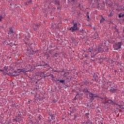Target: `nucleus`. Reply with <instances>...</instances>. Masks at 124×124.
Here are the masks:
<instances>
[{
    "instance_id": "1",
    "label": "nucleus",
    "mask_w": 124,
    "mask_h": 124,
    "mask_svg": "<svg viewBox=\"0 0 124 124\" xmlns=\"http://www.w3.org/2000/svg\"><path fill=\"white\" fill-rule=\"evenodd\" d=\"M69 31H71L72 32H74V31H78V32H81V33H84V31H85L83 30V28H79L77 26V23H75L74 24L73 27H71L69 29Z\"/></svg>"
},
{
    "instance_id": "2",
    "label": "nucleus",
    "mask_w": 124,
    "mask_h": 124,
    "mask_svg": "<svg viewBox=\"0 0 124 124\" xmlns=\"http://www.w3.org/2000/svg\"><path fill=\"white\" fill-rule=\"evenodd\" d=\"M122 46V43L121 42L116 43L113 46V49L114 50H119V49H121Z\"/></svg>"
},
{
    "instance_id": "3",
    "label": "nucleus",
    "mask_w": 124,
    "mask_h": 124,
    "mask_svg": "<svg viewBox=\"0 0 124 124\" xmlns=\"http://www.w3.org/2000/svg\"><path fill=\"white\" fill-rule=\"evenodd\" d=\"M91 92V91H89V89L87 88L86 87H83V93H86V95L88 96L89 95V93Z\"/></svg>"
},
{
    "instance_id": "4",
    "label": "nucleus",
    "mask_w": 124,
    "mask_h": 124,
    "mask_svg": "<svg viewBox=\"0 0 124 124\" xmlns=\"http://www.w3.org/2000/svg\"><path fill=\"white\" fill-rule=\"evenodd\" d=\"M8 34H15V32L13 31V29L12 28V27L9 28Z\"/></svg>"
},
{
    "instance_id": "5",
    "label": "nucleus",
    "mask_w": 124,
    "mask_h": 124,
    "mask_svg": "<svg viewBox=\"0 0 124 124\" xmlns=\"http://www.w3.org/2000/svg\"><path fill=\"white\" fill-rule=\"evenodd\" d=\"M97 50L98 52L97 53V54H98L99 53H102V52H104V50H103V48H102V47H101V46H99L98 47Z\"/></svg>"
},
{
    "instance_id": "6",
    "label": "nucleus",
    "mask_w": 124,
    "mask_h": 124,
    "mask_svg": "<svg viewBox=\"0 0 124 124\" xmlns=\"http://www.w3.org/2000/svg\"><path fill=\"white\" fill-rule=\"evenodd\" d=\"M21 118L22 117L21 116H16V118L14 120H15L16 122V123H17V122L20 123V120H21Z\"/></svg>"
},
{
    "instance_id": "7",
    "label": "nucleus",
    "mask_w": 124,
    "mask_h": 124,
    "mask_svg": "<svg viewBox=\"0 0 124 124\" xmlns=\"http://www.w3.org/2000/svg\"><path fill=\"white\" fill-rule=\"evenodd\" d=\"M109 91L111 93H116V92L117 91V90H116L115 88L113 87H111Z\"/></svg>"
},
{
    "instance_id": "8",
    "label": "nucleus",
    "mask_w": 124,
    "mask_h": 124,
    "mask_svg": "<svg viewBox=\"0 0 124 124\" xmlns=\"http://www.w3.org/2000/svg\"><path fill=\"white\" fill-rule=\"evenodd\" d=\"M58 81H59V83H62V84H63V85L65 84V79H63V78L59 79Z\"/></svg>"
},
{
    "instance_id": "9",
    "label": "nucleus",
    "mask_w": 124,
    "mask_h": 124,
    "mask_svg": "<svg viewBox=\"0 0 124 124\" xmlns=\"http://www.w3.org/2000/svg\"><path fill=\"white\" fill-rule=\"evenodd\" d=\"M97 8L98 9H102V7H101V3H98V4L97 5Z\"/></svg>"
},
{
    "instance_id": "10",
    "label": "nucleus",
    "mask_w": 124,
    "mask_h": 124,
    "mask_svg": "<svg viewBox=\"0 0 124 124\" xmlns=\"http://www.w3.org/2000/svg\"><path fill=\"white\" fill-rule=\"evenodd\" d=\"M90 97L91 98L90 99L91 100H92V97L91 96H93V95H95V94H93V93H92L91 92L88 93Z\"/></svg>"
},
{
    "instance_id": "11",
    "label": "nucleus",
    "mask_w": 124,
    "mask_h": 124,
    "mask_svg": "<svg viewBox=\"0 0 124 124\" xmlns=\"http://www.w3.org/2000/svg\"><path fill=\"white\" fill-rule=\"evenodd\" d=\"M104 21H105V19L104 18H103V17H102L100 20V24H103V23H104Z\"/></svg>"
},
{
    "instance_id": "12",
    "label": "nucleus",
    "mask_w": 124,
    "mask_h": 124,
    "mask_svg": "<svg viewBox=\"0 0 124 124\" xmlns=\"http://www.w3.org/2000/svg\"><path fill=\"white\" fill-rule=\"evenodd\" d=\"M94 97H98V96L97 95H93V96H91V100L92 101L94 99Z\"/></svg>"
},
{
    "instance_id": "13",
    "label": "nucleus",
    "mask_w": 124,
    "mask_h": 124,
    "mask_svg": "<svg viewBox=\"0 0 124 124\" xmlns=\"http://www.w3.org/2000/svg\"><path fill=\"white\" fill-rule=\"evenodd\" d=\"M42 64H43V66H46V65H48V63H46L44 61H42Z\"/></svg>"
},
{
    "instance_id": "14",
    "label": "nucleus",
    "mask_w": 124,
    "mask_h": 124,
    "mask_svg": "<svg viewBox=\"0 0 124 124\" xmlns=\"http://www.w3.org/2000/svg\"><path fill=\"white\" fill-rule=\"evenodd\" d=\"M94 39H96V38H98V34L97 33L94 34V35L93 36Z\"/></svg>"
},
{
    "instance_id": "15",
    "label": "nucleus",
    "mask_w": 124,
    "mask_h": 124,
    "mask_svg": "<svg viewBox=\"0 0 124 124\" xmlns=\"http://www.w3.org/2000/svg\"><path fill=\"white\" fill-rule=\"evenodd\" d=\"M50 116H51V119H52V120H55V117H56V116L55 115V114H51Z\"/></svg>"
},
{
    "instance_id": "16",
    "label": "nucleus",
    "mask_w": 124,
    "mask_h": 124,
    "mask_svg": "<svg viewBox=\"0 0 124 124\" xmlns=\"http://www.w3.org/2000/svg\"><path fill=\"white\" fill-rule=\"evenodd\" d=\"M112 100L109 99L108 100V101H107V102L105 103V104H106V103H108V104H111V103H112Z\"/></svg>"
},
{
    "instance_id": "17",
    "label": "nucleus",
    "mask_w": 124,
    "mask_h": 124,
    "mask_svg": "<svg viewBox=\"0 0 124 124\" xmlns=\"http://www.w3.org/2000/svg\"><path fill=\"white\" fill-rule=\"evenodd\" d=\"M58 56H59V53H56L52 55V57H55V58H58Z\"/></svg>"
},
{
    "instance_id": "18",
    "label": "nucleus",
    "mask_w": 124,
    "mask_h": 124,
    "mask_svg": "<svg viewBox=\"0 0 124 124\" xmlns=\"http://www.w3.org/2000/svg\"><path fill=\"white\" fill-rule=\"evenodd\" d=\"M20 71H21V69H17V70L16 71V70L14 71V72L15 73H19L20 74V73L21 72H20Z\"/></svg>"
},
{
    "instance_id": "19",
    "label": "nucleus",
    "mask_w": 124,
    "mask_h": 124,
    "mask_svg": "<svg viewBox=\"0 0 124 124\" xmlns=\"http://www.w3.org/2000/svg\"><path fill=\"white\" fill-rule=\"evenodd\" d=\"M69 78H70V79H69ZM71 79V78H70V76H68V77H67L65 80H68V82H70V79Z\"/></svg>"
},
{
    "instance_id": "20",
    "label": "nucleus",
    "mask_w": 124,
    "mask_h": 124,
    "mask_svg": "<svg viewBox=\"0 0 124 124\" xmlns=\"http://www.w3.org/2000/svg\"><path fill=\"white\" fill-rule=\"evenodd\" d=\"M124 14H123L122 13H120L119 15V18H122V17H124Z\"/></svg>"
},
{
    "instance_id": "21",
    "label": "nucleus",
    "mask_w": 124,
    "mask_h": 124,
    "mask_svg": "<svg viewBox=\"0 0 124 124\" xmlns=\"http://www.w3.org/2000/svg\"><path fill=\"white\" fill-rule=\"evenodd\" d=\"M55 4H58V5H60V1H57V0H55Z\"/></svg>"
},
{
    "instance_id": "22",
    "label": "nucleus",
    "mask_w": 124,
    "mask_h": 124,
    "mask_svg": "<svg viewBox=\"0 0 124 124\" xmlns=\"http://www.w3.org/2000/svg\"><path fill=\"white\" fill-rule=\"evenodd\" d=\"M50 76L51 77V78H52V79H54V78H55L54 77V75L53 74H50L49 76H46V77H48Z\"/></svg>"
},
{
    "instance_id": "23",
    "label": "nucleus",
    "mask_w": 124,
    "mask_h": 124,
    "mask_svg": "<svg viewBox=\"0 0 124 124\" xmlns=\"http://www.w3.org/2000/svg\"><path fill=\"white\" fill-rule=\"evenodd\" d=\"M20 72H23V73H26L27 71L24 69H20Z\"/></svg>"
},
{
    "instance_id": "24",
    "label": "nucleus",
    "mask_w": 124,
    "mask_h": 124,
    "mask_svg": "<svg viewBox=\"0 0 124 124\" xmlns=\"http://www.w3.org/2000/svg\"><path fill=\"white\" fill-rule=\"evenodd\" d=\"M113 16V13L112 12H110V14L108 15V17H112Z\"/></svg>"
},
{
    "instance_id": "25",
    "label": "nucleus",
    "mask_w": 124,
    "mask_h": 124,
    "mask_svg": "<svg viewBox=\"0 0 124 124\" xmlns=\"http://www.w3.org/2000/svg\"><path fill=\"white\" fill-rule=\"evenodd\" d=\"M45 55H46V57H47V58H50V55H49V54H48V53L46 52V53H45Z\"/></svg>"
},
{
    "instance_id": "26",
    "label": "nucleus",
    "mask_w": 124,
    "mask_h": 124,
    "mask_svg": "<svg viewBox=\"0 0 124 124\" xmlns=\"http://www.w3.org/2000/svg\"><path fill=\"white\" fill-rule=\"evenodd\" d=\"M20 74L19 73H16L15 75H13V76H19Z\"/></svg>"
},
{
    "instance_id": "27",
    "label": "nucleus",
    "mask_w": 124,
    "mask_h": 124,
    "mask_svg": "<svg viewBox=\"0 0 124 124\" xmlns=\"http://www.w3.org/2000/svg\"><path fill=\"white\" fill-rule=\"evenodd\" d=\"M94 80L96 82H97V81H98V78L97 77H95Z\"/></svg>"
},
{
    "instance_id": "28",
    "label": "nucleus",
    "mask_w": 124,
    "mask_h": 124,
    "mask_svg": "<svg viewBox=\"0 0 124 124\" xmlns=\"http://www.w3.org/2000/svg\"><path fill=\"white\" fill-rule=\"evenodd\" d=\"M53 80H54L55 82H57V81H60V79L58 78H54Z\"/></svg>"
},
{
    "instance_id": "29",
    "label": "nucleus",
    "mask_w": 124,
    "mask_h": 124,
    "mask_svg": "<svg viewBox=\"0 0 124 124\" xmlns=\"http://www.w3.org/2000/svg\"><path fill=\"white\" fill-rule=\"evenodd\" d=\"M99 109V107H97V112L98 113H99L100 112V108L99 109Z\"/></svg>"
},
{
    "instance_id": "30",
    "label": "nucleus",
    "mask_w": 124,
    "mask_h": 124,
    "mask_svg": "<svg viewBox=\"0 0 124 124\" xmlns=\"http://www.w3.org/2000/svg\"><path fill=\"white\" fill-rule=\"evenodd\" d=\"M90 113H86L85 114V116L86 117V118H88V119H89V115Z\"/></svg>"
},
{
    "instance_id": "31",
    "label": "nucleus",
    "mask_w": 124,
    "mask_h": 124,
    "mask_svg": "<svg viewBox=\"0 0 124 124\" xmlns=\"http://www.w3.org/2000/svg\"><path fill=\"white\" fill-rule=\"evenodd\" d=\"M27 2L29 4H31V3H32V0H31L30 1H27Z\"/></svg>"
},
{
    "instance_id": "32",
    "label": "nucleus",
    "mask_w": 124,
    "mask_h": 124,
    "mask_svg": "<svg viewBox=\"0 0 124 124\" xmlns=\"http://www.w3.org/2000/svg\"><path fill=\"white\" fill-rule=\"evenodd\" d=\"M105 46H108V45H109V44L107 41L105 42Z\"/></svg>"
},
{
    "instance_id": "33",
    "label": "nucleus",
    "mask_w": 124,
    "mask_h": 124,
    "mask_svg": "<svg viewBox=\"0 0 124 124\" xmlns=\"http://www.w3.org/2000/svg\"><path fill=\"white\" fill-rule=\"evenodd\" d=\"M81 6H82V4H79L78 7L80 10H82V9H81Z\"/></svg>"
},
{
    "instance_id": "34",
    "label": "nucleus",
    "mask_w": 124,
    "mask_h": 124,
    "mask_svg": "<svg viewBox=\"0 0 124 124\" xmlns=\"http://www.w3.org/2000/svg\"><path fill=\"white\" fill-rule=\"evenodd\" d=\"M85 124H92V123L90 121H87Z\"/></svg>"
},
{
    "instance_id": "35",
    "label": "nucleus",
    "mask_w": 124,
    "mask_h": 124,
    "mask_svg": "<svg viewBox=\"0 0 124 124\" xmlns=\"http://www.w3.org/2000/svg\"><path fill=\"white\" fill-rule=\"evenodd\" d=\"M13 105V107H16V104H15V103H13L12 104Z\"/></svg>"
},
{
    "instance_id": "36",
    "label": "nucleus",
    "mask_w": 124,
    "mask_h": 124,
    "mask_svg": "<svg viewBox=\"0 0 124 124\" xmlns=\"http://www.w3.org/2000/svg\"><path fill=\"white\" fill-rule=\"evenodd\" d=\"M110 104H111V105H115V104H115V102H114L113 101H112Z\"/></svg>"
},
{
    "instance_id": "37",
    "label": "nucleus",
    "mask_w": 124,
    "mask_h": 124,
    "mask_svg": "<svg viewBox=\"0 0 124 124\" xmlns=\"http://www.w3.org/2000/svg\"><path fill=\"white\" fill-rule=\"evenodd\" d=\"M6 68V66H4V70H5V71H8L7 70V69Z\"/></svg>"
},
{
    "instance_id": "38",
    "label": "nucleus",
    "mask_w": 124,
    "mask_h": 124,
    "mask_svg": "<svg viewBox=\"0 0 124 124\" xmlns=\"http://www.w3.org/2000/svg\"><path fill=\"white\" fill-rule=\"evenodd\" d=\"M115 31H116L117 32H118V33H120V32H119V30H118V29H117L116 28H115Z\"/></svg>"
},
{
    "instance_id": "39",
    "label": "nucleus",
    "mask_w": 124,
    "mask_h": 124,
    "mask_svg": "<svg viewBox=\"0 0 124 124\" xmlns=\"http://www.w3.org/2000/svg\"><path fill=\"white\" fill-rule=\"evenodd\" d=\"M33 30L35 31H37V28H35V27H33Z\"/></svg>"
},
{
    "instance_id": "40",
    "label": "nucleus",
    "mask_w": 124,
    "mask_h": 124,
    "mask_svg": "<svg viewBox=\"0 0 124 124\" xmlns=\"http://www.w3.org/2000/svg\"><path fill=\"white\" fill-rule=\"evenodd\" d=\"M87 14L88 15V16H87V19H89L90 18V16H89V12H87Z\"/></svg>"
},
{
    "instance_id": "41",
    "label": "nucleus",
    "mask_w": 124,
    "mask_h": 124,
    "mask_svg": "<svg viewBox=\"0 0 124 124\" xmlns=\"http://www.w3.org/2000/svg\"><path fill=\"white\" fill-rule=\"evenodd\" d=\"M64 74H66V75H68L69 74V72H64Z\"/></svg>"
},
{
    "instance_id": "42",
    "label": "nucleus",
    "mask_w": 124,
    "mask_h": 124,
    "mask_svg": "<svg viewBox=\"0 0 124 124\" xmlns=\"http://www.w3.org/2000/svg\"><path fill=\"white\" fill-rule=\"evenodd\" d=\"M57 102H58V100H53L54 103H56Z\"/></svg>"
},
{
    "instance_id": "43",
    "label": "nucleus",
    "mask_w": 124,
    "mask_h": 124,
    "mask_svg": "<svg viewBox=\"0 0 124 124\" xmlns=\"http://www.w3.org/2000/svg\"><path fill=\"white\" fill-rule=\"evenodd\" d=\"M38 26H39L38 24H37V25H35V28H37V29H38Z\"/></svg>"
},
{
    "instance_id": "44",
    "label": "nucleus",
    "mask_w": 124,
    "mask_h": 124,
    "mask_svg": "<svg viewBox=\"0 0 124 124\" xmlns=\"http://www.w3.org/2000/svg\"><path fill=\"white\" fill-rule=\"evenodd\" d=\"M2 19H3V17L0 16V21H1Z\"/></svg>"
},
{
    "instance_id": "45",
    "label": "nucleus",
    "mask_w": 124,
    "mask_h": 124,
    "mask_svg": "<svg viewBox=\"0 0 124 124\" xmlns=\"http://www.w3.org/2000/svg\"><path fill=\"white\" fill-rule=\"evenodd\" d=\"M49 53L52 56V57H53L52 55L54 54V53H52V52H51V51H49Z\"/></svg>"
},
{
    "instance_id": "46",
    "label": "nucleus",
    "mask_w": 124,
    "mask_h": 124,
    "mask_svg": "<svg viewBox=\"0 0 124 124\" xmlns=\"http://www.w3.org/2000/svg\"><path fill=\"white\" fill-rule=\"evenodd\" d=\"M25 4H26V5H27V6H29V3L28 2V1H26V2L25 3Z\"/></svg>"
},
{
    "instance_id": "47",
    "label": "nucleus",
    "mask_w": 124,
    "mask_h": 124,
    "mask_svg": "<svg viewBox=\"0 0 124 124\" xmlns=\"http://www.w3.org/2000/svg\"><path fill=\"white\" fill-rule=\"evenodd\" d=\"M77 118V115H74V120H75V119H76Z\"/></svg>"
},
{
    "instance_id": "48",
    "label": "nucleus",
    "mask_w": 124,
    "mask_h": 124,
    "mask_svg": "<svg viewBox=\"0 0 124 124\" xmlns=\"http://www.w3.org/2000/svg\"><path fill=\"white\" fill-rule=\"evenodd\" d=\"M116 105H117V106H118L119 107H122V106H121L118 104H116Z\"/></svg>"
},
{
    "instance_id": "49",
    "label": "nucleus",
    "mask_w": 124,
    "mask_h": 124,
    "mask_svg": "<svg viewBox=\"0 0 124 124\" xmlns=\"http://www.w3.org/2000/svg\"><path fill=\"white\" fill-rule=\"evenodd\" d=\"M89 52H90V53H91V52H92V49H91V47H89Z\"/></svg>"
},
{
    "instance_id": "50",
    "label": "nucleus",
    "mask_w": 124,
    "mask_h": 124,
    "mask_svg": "<svg viewBox=\"0 0 124 124\" xmlns=\"http://www.w3.org/2000/svg\"><path fill=\"white\" fill-rule=\"evenodd\" d=\"M7 44H8V45H10V46H12V45H12V43H10V44H8V43H7Z\"/></svg>"
},
{
    "instance_id": "51",
    "label": "nucleus",
    "mask_w": 124,
    "mask_h": 124,
    "mask_svg": "<svg viewBox=\"0 0 124 124\" xmlns=\"http://www.w3.org/2000/svg\"><path fill=\"white\" fill-rule=\"evenodd\" d=\"M63 77H66V74H64H64L63 75Z\"/></svg>"
},
{
    "instance_id": "52",
    "label": "nucleus",
    "mask_w": 124,
    "mask_h": 124,
    "mask_svg": "<svg viewBox=\"0 0 124 124\" xmlns=\"http://www.w3.org/2000/svg\"><path fill=\"white\" fill-rule=\"evenodd\" d=\"M88 54H85L84 58H88Z\"/></svg>"
},
{
    "instance_id": "53",
    "label": "nucleus",
    "mask_w": 124,
    "mask_h": 124,
    "mask_svg": "<svg viewBox=\"0 0 124 124\" xmlns=\"http://www.w3.org/2000/svg\"><path fill=\"white\" fill-rule=\"evenodd\" d=\"M18 115V116H21V112L19 111Z\"/></svg>"
},
{
    "instance_id": "54",
    "label": "nucleus",
    "mask_w": 124,
    "mask_h": 124,
    "mask_svg": "<svg viewBox=\"0 0 124 124\" xmlns=\"http://www.w3.org/2000/svg\"><path fill=\"white\" fill-rule=\"evenodd\" d=\"M71 23H72V24H73L74 25V24H75V23H74V20H72Z\"/></svg>"
},
{
    "instance_id": "55",
    "label": "nucleus",
    "mask_w": 124,
    "mask_h": 124,
    "mask_svg": "<svg viewBox=\"0 0 124 124\" xmlns=\"http://www.w3.org/2000/svg\"><path fill=\"white\" fill-rule=\"evenodd\" d=\"M0 71L2 72L4 71V69H0Z\"/></svg>"
},
{
    "instance_id": "56",
    "label": "nucleus",
    "mask_w": 124,
    "mask_h": 124,
    "mask_svg": "<svg viewBox=\"0 0 124 124\" xmlns=\"http://www.w3.org/2000/svg\"><path fill=\"white\" fill-rule=\"evenodd\" d=\"M77 14H78V15H79V14H80V12H77Z\"/></svg>"
},
{
    "instance_id": "57",
    "label": "nucleus",
    "mask_w": 124,
    "mask_h": 124,
    "mask_svg": "<svg viewBox=\"0 0 124 124\" xmlns=\"http://www.w3.org/2000/svg\"><path fill=\"white\" fill-rule=\"evenodd\" d=\"M99 97V98H100V99H104V98H102V97Z\"/></svg>"
},
{
    "instance_id": "58",
    "label": "nucleus",
    "mask_w": 124,
    "mask_h": 124,
    "mask_svg": "<svg viewBox=\"0 0 124 124\" xmlns=\"http://www.w3.org/2000/svg\"><path fill=\"white\" fill-rule=\"evenodd\" d=\"M106 48L107 51H108V50H109V48H108V46H107L106 47Z\"/></svg>"
},
{
    "instance_id": "59",
    "label": "nucleus",
    "mask_w": 124,
    "mask_h": 124,
    "mask_svg": "<svg viewBox=\"0 0 124 124\" xmlns=\"http://www.w3.org/2000/svg\"><path fill=\"white\" fill-rule=\"evenodd\" d=\"M76 96H75V97L74 99V100H76V99H77V98H76Z\"/></svg>"
},
{
    "instance_id": "60",
    "label": "nucleus",
    "mask_w": 124,
    "mask_h": 124,
    "mask_svg": "<svg viewBox=\"0 0 124 124\" xmlns=\"http://www.w3.org/2000/svg\"><path fill=\"white\" fill-rule=\"evenodd\" d=\"M108 6H109L110 7V6H111V5H110V4H107Z\"/></svg>"
},
{
    "instance_id": "61",
    "label": "nucleus",
    "mask_w": 124,
    "mask_h": 124,
    "mask_svg": "<svg viewBox=\"0 0 124 124\" xmlns=\"http://www.w3.org/2000/svg\"><path fill=\"white\" fill-rule=\"evenodd\" d=\"M76 0H71V1H72L73 2H74V1H75Z\"/></svg>"
},
{
    "instance_id": "62",
    "label": "nucleus",
    "mask_w": 124,
    "mask_h": 124,
    "mask_svg": "<svg viewBox=\"0 0 124 124\" xmlns=\"http://www.w3.org/2000/svg\"><path fill=\"white\" fill-rule=\"evenodd\" d=\"M111 63H113L114 62V61L113 60H111Z\"/></svg>"
},
{
    "instance_id": "63",
    "label": "nucleus",
    "mask_w": 124,
    "mask_h": 124,
    "mask_svg": "<svg viewBox=\"0 0 124 124\" xmlns=\"http://www.w3.org/2000/svg\"><path fill=\"white\" fill-rule=\"evenodd\" d=\"M49 48H53V47L52 46H49Z\"/></svg>"
},
{
    "instance_id": "64",
    "label": "nucleus",
    "mask_w": 124,
    "mask_h": 124,
    "mask_svg": "<svg viewBox=\"0 0 124 124\" xmlns=\"http://www.w3.org/2000/svg\"><path fill=\"white\" fill-rule=\"evenodd\" d=\"M62 72H64V69H63V70L62 71Z\"/></svg>"
}]
</instances>
